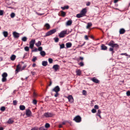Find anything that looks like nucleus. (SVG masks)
Here are the masks:
<instances>
[{"mask_svg": "<svg viewBox=\"0 0 130 130\" xmlns=\"http://www.w3.org/2000/svg\"><path fill=\"white\" fill-rule=\"evenodd\" d=\"M87 12V9L84 8L82 9L80 13L77 14L76 17L78 18H80L86 16V14Z\"/></svg>", "mask_w": 130, "mask_h": 130, "instance_id": "nucleus-1", "label": "nucleus"}, {"mask_svg": "<svg viewBox=\"0 0 130 130\" xmlns=\"http://www.w3.org/2000/svg\"><path fill=\"white\" fill-rule=\"evenodd\" d=\"M115 42L112 40L108 44V45L112 48L115 47L116 48H118L119 45L117 44L114 43Z\"/></svg>", "mask_w": 130, "mask_h": 130, "instance_id": "nucleus-2", "label": "nucleus"}, {"mask_svg": "<svg viewBox=\"0 0 130 130\" xmlns=\"http://www.w3.org/2000/svg\"><path fill=\"white\" fill-rule=\"evenodd\" d=\"M35 39H32L29 42V47L31 49H32L35 43Z\"/></svg>", "mask_w": 130, "mask_h": 130, "instance_id": "nucleus-3", "label": "nucleus"}, {"mask_svg": "<svg viewBox=\"0 0 130 130\" xmlns=\"http://www.w3.org/2000/svg\"><path fill=\"white\" fill-rule=\"evenodd\" d=\"M67 30H66L62 31L59 34V36L60 38L64 37L65 35L67 34Z\"/></svg>", "mask_w": 130, "mask_h": 130, "instance_id": "nucleus-4", "label": "nucleus"}, {"mask_svg": "<svg viewBox=\"0 0 130 130\" xmlns=\"http://www.w3.org/2000/svg\"><path fill=\"white\" fill-rule=\"evenodd\" d=\"M7 74L6 72L3 73L2 74V80L3 82H5L6 81V77H7Z\"/></svg>", "mask_w": 130, "mask_h": 130, "instance_id": "nucleus-5", "label": "nucleus"}, {"mask_svg": "<svg viewBox=\"0 0 130 130\" xmlns=\"http://www.w3.org/2000/svg\"><path fill=\"white\" fill-rule=\"evenodd\" d=\"M73 120L76 122H79L81 121V118L79 116H77L75 117Z\"/></svg>", "mask_w": 130, "mask_h": 130, "instance_id": "nucleus-6", "label": "nucleus"}, {"mask_svg": "<svg viewBox=\"0 0 130 130\" xmlns=\"http://www.w3.org/2000/svg\"><path fill=\"white\" fill-rule=\"evenodd\" d=\"M56 30L55 29H54L51 30L47 32L46 34V36H48L55 33L56 31Z\"/></svg>", "mask_w": 130, "mask_h": 130, "instance_id": "nucleus-7", "label": "nucleus"}, {"mask_svg": "<svg viewBox=\"0 0 130 130\" xmlns=\"http://www.w3.org/2000/svg\"><path fill=\"white\" fill-rule=\"evenodd\" d=\"M26 114L28 117H30L32 116V113L29 109H27L26 110Z\"/></svg>", "mask_w": 130, "mask_h": 130, "instance_id": "nucleus-8", "label": "nucleus"}, {"mask_svg": "<svg viewBox=\"0 0 130 130\" xmlns=\"http://www.w3.org/2000/svg\"><path fill=\"white\" fill-rule=\"evenodd\" d=\"M21 66L19 64L17 65L16 67V69L15 70L16 73H17L18 72L22 71Z\"/></svg>", "mask_w": 130, "mask_h": 130, "instance_id": "nucleus-9", "label": "nucleus"}, {"mask_svg": "<svg viewBox=\"0 0 130 130\" xmlns=\"http://www.w3.org/2000/svg\"><path fill=\"white\" fill-rule=\"evenodd\" d=\"M67 98L68 99L69 101L71 103H72L74 101V99L72 96L71 95H69L67 97Z\"/></svg>", "mask_w": 130, "mask_h": 130, "instance_id": "nucleus-10", "label": "nucleus"}, {"mask_svg": "<svg viewBox=\"0 0 130 130\" xmlns=\"http://www.w3.org/2000/svg\"><path fill=\"white\" fill-rule=\"evenodd\" d=\"M13 37L15 38H18L20 36L19 34L15 31L13 32Z\"/></svg>", "mask_w": 130, "mask_h": 130, "instance_id": "nucleus-11", "label": "nucleus"}, {"mask_svg": "<svg viewBox=\"0 0 130 130\" xmlns=\"http://www.w3.org/2000/svg\"><path fill=\"white\" fill-rule=\"evenodd\" d=\"M60 90V89L58 86H56L55 88L53 90V91H54L56 92V93L58 92Z\"/></svg>", "mask_w": 130, "mask_h": 130, "instance_id": "nucleus-12", "label": "nucleus"}, {"mask_svg": "<svg viewBox=\"0 0 130 130\" xmlns=\"http://www.w3.org/2000/svg\"><path fill=\"white\" fill-rule=\"evenodd\" d=\"M44 116L46 117H51L52 116V113L48 112L45 113H44Z\"/></svg>", "mask_w": 130, "mask_h": 130, "instance_id": "nucleus-13", "label": "nucleus"}, {"mask_svg": "<svg viewBox=\"0 0 130 130\" xmlns=\"http://www.w3.org/2000/svg\"><path fill=\"white\" fill-rule=\"evenodd\" d=\"M59 66L58 64H56L54 65L53 68L54 69L55 71H57L59 68Z\"/></svg>", "mask_w": 130, "mask_h": 130, "instance_id": "nucleus-14", "label": "nucleus"}, {"mask_svg": "<svg viewBox=\"0 0 130 130\" xmlns=\"http://www.w3.org/2000/svg\"><path fill=\"white\" fill-rule=\"evenodd\" d=\"M91 80L93 82L96 83H99V81L94 77L93 78L91 79Z\"/></svg>", "mask_w": 130, "mask_h": 130, "instance_id": "nucleus-15", "label": "nucleus"}, {"mask_svg": "<svg viewBox=\"0 0 130 130\" xmlns=\"http://www.w3.org/2000/svg\"><path fill=\"white\" fill-rule=\"evenodd\" d=\"M72 23V20H70L67 22L66 25L67 26H70L71 25Z\"/></svg>", "mask_w": 130, "mask_h": 130, "instance_id": "nucleus-16", "label": "nucleus"}, {"mask_svg": "<svg viewBox=\"0 0 130 130\" xmlns=\"http://www.w3.org/2000/svg\"><path fill=\"white\" fill-rule=\"evenodd\" d=\"M101 50H106L107 49V47L104 44H102L101 46Z\"/></svg>", "mask_w": 130, "mask_h": 130, "instance_id": "nucleus-17", "label": "nucleus"}, {"mask_svg": "<svg viewBox=\"0 0 130 130\" xmlns=\"http://www.w3.org/2000/svg\"><path fill=\"white\" fill-rule=\"evenodd\" d=\"M66 45L67 48H70L72 46V44L71 42H68L66 43Z\"/></svg>", "mask_w": 130, "mask_h": 130, "instance_id": "nucleus-18", "label": "nucleus"}, {"mask_svg": "<svg viewBox=\"0 0 130 130\" xmlns=\"http://www.w3.org/2000/svg\"><path fill=\"white\" fill-rule=\"evenodd\" d=\"M125 30L124 29L122 28L120 29L119 30V33L120 34H123L125 32Z\"/></svg>", "mask_w": 130, "mask_h": 130, "instance_id": "nucleus-19", "label": "nucleus"}, {"mask_svg": "<svg viewBox=\"0 0 130 130\" xmlns=\"http://www.w3.org/2000/svg\"><path fill=\"white\" fill-rule=\"evenodd\" d=\"M20 109L21 110H24L25 108V107L23 105H21L19 107Z\"/></svg>", "mask_w": 130, "mask_h": 130, "instance_id": "nucleus-20", "label": "nucleus"}, {"mask_svg": "<svg viewBox=\"0 0 130 130\" xmlns=\"http://www.w3.org/2000/svg\"><path fill=\"white\" fill-rule=\"evenodd\" d=\"M40 54L43 57L45 56L46 54L45 52L44 51H42L40 52Z\"/></svg>", "mask_w": 130, "mask_h": 130, "instance_id": "nucleus-21", "label": "nucleus"}, {"mask_svg": "<svg viewBox=\"0 0 130 130\" xmlns=\"http://www.w3.org/2000/svg\"><path fill=\"white\" fill-rule=\"evenodd\" d=\"M41 42L40 41H38L37 43H35V45L38 47L41 45Z\"/></svg>", "mask_w": 130, "mask_h": 130, "instance_id": "nucleus-22", "label": "nucleus"}, {"mask_svg": "<svg viewBox=\"0 0 130 130\" xmlns=\"http://www.w3.org/2000/svg\"><path fill=\"white\" fill-rule=\"evenodd\" d=\"M16 56L14 55H12L10 57V59L11 60L14 61L15 59Z\"/></svg>", "mask_w": 130, "mask_h": 130, "instance_id": "nucleus-23", "label": "nucleus"}, {"mask_svg": "<svg viewBox=\"0 0 130 130\" xmlns=\"http://www.w3.org/2000/svg\"><path fill=\"white\" fill-rule=\"evenodd\" d=\"M42 64L43 66H46L47 64V61H43L42 63Z\"/></svg>", "mask_w": 130, "mask_h": 130, "instance_id": "nucleus-24", "label": "nucleus"}, {"mask_svg": "<svg viewBox=\"0 0 130 130\" xmlns=\"http://www.w3.org/2000/svg\"><path fill=\"white\" fill-rule=\"evenodd\" d=\"M76 72L77 75H80L81 74V72L80 70H78L76 71Z\"/></svg>", "mask_w": 130, "mask_h": 130, "instance_id": "nucleus-25", "label": "nucleus"}, {"mask_svg": "<svg viewBox=\"0 0 130 130\" xmlns=\"http://www.w3.org/2000/svg\"><path fill=\"white\" fill-rule=\"evenodd\" d=\"M3 34L4 36L6 37L8 36V34L7 32L6 31H4L3 32Z\"/></svg>", "mask_w": 130, "mask_h": 130, "instance_id": "nucleus-26", "label": "nucleus"}, {"mask_svg": "<svg viewBox=\"0 0 130 130\" xmlns=\"http://www.w3.org/2000/svg\"><path fill=\"white\" fill-rule=\"evenodd\" d=\"M60 13H61V15L63 17H64L66 15V12L63 11H61Z\"/></svg>", "mask_w": 130, "mask_h": 130, "instance_id": "nucleus-27", "label": "nucleus"}, {"mask_svg": "<svg viewBox=\"0 0 130 130\" xmlns=\"http://www.w3.org/2000/svg\"><path fill=\"white\" fill-rule=\"evenodd\" d=\"M92 24L91 22L88 23L87 25V29L89 28L90 27L92 26Z\"/></svg>", "mask_w": 130, "mask_h": 130, "instance_id": "nucleus-28", "label": "nucleus"}, {"mask_svg": "<svg viewBox=\"0 0 130 130\" xmlns=\"http://www.w3.org/2000/svg\"><path fill=\"white\" fill-rule=\"evenodd\" d=\"M44 27H46L47 29H48L50 28V25L48 23H46L44 25Z\"/></svg>", "mask_w": 130, "mask_h": 130, "instance_id": "nucleus-29", "label": "nucleus"}, {"mask_svg": "<svg viewBox=\"0 0 130 130\" xmlns=\"http://www.w3.org/2000/svg\"><path fill=\"white\" fill-rule=\"evenodd\" d=\"M9 124H12L13 122V121L11 119H10L7 122Z\"/></svg>", "mask_w": 130, "mask_h": 130, "instance_id": "nucleus-30", "label": "nucleus"}, {"mask_svg": "<svg viewBox=\"0 0 130 130\" xmlns=\"http://www.w3.org/2000/svg\"><path fill=\"white\" fill-rule=\"evenodd\" d=\"M24 50L27 52L29 51V48L28 47L26 46L24 48Z\"/></svg>", "mask_w": 130, "mask_h": 130, "instance_id": "nucleus-31", "label": "nucleus"}, {"mask_svg": "<svg viewBox=\"0 0 130 130\" xmlns=\"http://www.w3.org/2000/svg\"><path fill=\"white\" fill-rule=\"evenodd\" d=\"M27 40V38L26 37H24L22 38V40L24 42H25Z\"/></svg>", "mask_w": 130, "mask_h": 130, "instance_id": "nucleus-32", "label": "nucleus"}, {"mask_svg": "<svg viewBox=\"0 0 130 130\" xmlns=\"http://www.w3.org/2000/svg\"><path fill=\"white\" fill-rule=\"evenodd\" d=\"M15 16V14L14 13H12L10 14L11 18H13Z\"/></svg>", "mask_w": 130, "mask_h": 130, "instance_id": "nucleus-33", "label": "nucleus"}, {"mask_svg": "<svg viewBox=\"0 0 130 130\" xmlns=\"http://www.w3.org/2000/svg\"><path fill=\"white\" fill-rule=\"evenodd\" d=\"M61 8L63 10H64L66 9H68L69 8V7L68 6H64V7H61Z\"/></svg>", "mask_w": 130, "mask_h": 130, "instance_id": "nucleus-34", "label": "nucleus"}, {"mask_svg": "<svg viewBox=\"0 0 130 130\" xmlns=\"http://www.w3.org/2000/svg\"><path fill=\"white\" fill-rule=\"evenodd\" d=\"M48 61L50 63H51L53 62V60L51 58H49L48 59Z\"/></svg>", "mask_w": 130, "mask_h": 130, "instance_id": "nucleus-35", "label": "nucleus"}, {"mask_svg": "<svg viewBox=\"0 0 130 130\" xmlns=\"http://www.w3.org/2000/svg\"><path fill=\"white\" fill-rule=\"evenodd\" d=\"M50 126V125L48 123H46L45 125V127L46 128H48Z\"/></svg>", "mask_w": 130, "mask_h": 130, "instance_id": "nucleus-36", "label": "nucleus"}, {"mask_svg": "<svg viewBox=\"0 0 130 130\" xmlns=\"http://www.w3.org/2000/svg\"><path fill=\"white\" fill-rule=\"evenodd\" d=\"M5 107L3 106L1 107V110L2 111H4L5 110Z\"/></svg>", "mask_w": 130, "mask_h": 130, "instance_id": "nucleus-37", "label": "nucleus"}, {"mask_svg": "<svg viewBox=\"0 0 130 130\" xmlns=\"http://www.w3.org/2000/svg\"><path fill=\"white\" fill-rule=\"evenodd\" d=\"M64 47V44H62L60 45V49L63 48Z\"/></svg>", "mask_w": 130, "mask_h": 130, "instance_id": "nucleus-38", "label": "nucleus"}, {"mask_svg": "<svg viewBox=\"0 0 130 130\" xmlns=\"http://www.w3.org/2000/svg\"><path fill=\"white\" fill-rule=\"evenodd\" d=\"M82 93L84 95H86L87 92L86 91L84 90H83L82 91Z\"/></svg>", "mask_w": 130, "mask_h": 130, "instance_id": "nucleus-39", "label": "nucleus"}, {"mask_svg": "<svg viewBox=\"0 0 130 130\" xmlns=\"http://www.w3.org/2000/svg\"><path fill=\"white\" fill-rule=\"evenodd\" d=\"M39 130H47L46 129L44 128V127L42 126L39 128Z\"/></svg>", "mask_w": 130, "mask_h": 130, "instance_id": "nucleus-40", "label": "nucleus"}, {"mask_svg": "<svg viewBox=\"0 0 130 130\" xmlns=\"http://www.w3.org/2000/svg\"><path fill=\"white\" fill-rule=\"evenodd\" d=\"M42 48L41 47H38V50L40 51V52L42 51Z\"/></svg>", "mask_w": 130, "mask_h": 130, "instance_id": "nucleus-41", "label": "nucleus"}, {"mask_svg": "<svg viewBox=\"0 0 130 130\" xmlns=\"http://www.w3.org/2000/svg\"><path fill=\"white\" fill-rule=\"evenodd\" d=\"M109 50L110 51H112V54H113L114 52V51H113V48H110L109 49Z\"/></svg>", "mask_w": 130, "mask_h": 130, "instance_id": "nucleus-42", "label": "nucleus"}, {"mask_svg": "<svg viewBox=\"0 0 130 130\" xmlns=\"http://www.w3.org/2000/svg\"><path fill=\"white\" fill-rule=\"evenodd\" d=\"M3 10H0V15H3Z\"/></svg>", "mask_w": 130, "mask_h": 130, "instance_id": "nucleus-43", "label": "nucleus"}, {"mask_svg": "<svg viewBox=\"0 0 130 130\" xmlns=\"http://www.w3.org/2000/svg\"><path fill=\"white\" fill-rule=\"evenodd\" d=\"M17 102L16 100H14L13 101V104L14 105H17Z\"/></svg>", "mask_w": 130, "mask_h": 130, "instance_id": "nucleus-44", "label": "nucleus"}, {"mask_svg": "<svg viewBox=\"0 0 130 130\" xmlns=\"http://www.w3.org/2000/svg\"><path fill=\"white\" fill-rule=\"evenodd\" d=\"M101 112V111L99 109V110L98 111V112L96 113V115L100 114Z\"/></svg>", "mask_w": 130, "mask_h": 130, "instance_id": "nucleus-45", "label": "nucleus"}, {"mask_svg": "<svg viewBox=\"0 0 130 130\" xmlns=\"http://www.w3.org/2000/svg\"><path fill=\"white\" fill-rule=\"evenodd\" d=\"M126 94L128 96H130V91H127L126 93Z\"/></svg>", "mask_w": 130, "mask_h": 130, "instance_id": "nucleus-46", "label": "nucleus"}, {"mask_svg": "<svg viewBox=\"0 0 130 130\" xmlns=\"http://www.w3.org/2000/svg\"><path fill=\"white\" fill-rule=\"evenodd\" d=\"M37 58L36 57H34L32 59V61L33 62H35L36 61V60L37 59Z\"/></svg>", "mask_w": 130, "mask_h": 130, "instance_id": "nucleus-47", "label": "nucleus"}, {"mask_svg": "<svg viewBox=\"0 0 130 130\" xmlns=\"http://www.w3.org/2000/svg\"><path fill=\"white\" fill-rule=\"evenodd\" d=\"M91 111L93 113H95L96 112V110L94 109H92L91 110Z\"/></svg>", "mask_w": 130, "mask_h": 130, "instance_id": "nucleus-48", "label": "nucleus"}, {"mask_svg": "<svg viewBox=\"0 0 130 130\" xmlns=\"http://www.w3.org/2000/svg\"><path fill=\"white\" fill-rule=\"evenodd\" d=\"M33 103L35 104H36L37 103V101L35 100H34L33 101Z\"/></svg>", "mask_w": 130, "mask_h": 130, "instance_id": "nucleus-49", "label": "nucleus"}, {"mask_svg": "<svg viewBox=\"0 0 130 130\" xmlns=\"http://www.w3.org/2000/svg\"><path fill=\"white\" fill-rule=\"evenodd\" d=\"M79 65L81 66H83L84 65V64L83 62H80L79 63Z\"/></svg>", "mask_w": 130, "mask_h": 130, "instance_id": "nucleus-50", "label": "nucleus"}, {"mask_svg": "<svg viewBox=\"0 0 130 130\" xmlns=\"http://www.w3.org/2000/svg\"><path fill=\"white\" fill-rule=\"evenodd\" d=\"M30 130H38V128L37 127H35L32 128Z\"/></svg>", "mask_w": 130, "mask_h": 130, "instance_id": "nucleus-51", "label": "nucleus"}, {"mask_svg": "<svg viewBox=\"0 0 130 130\" xmlns=\"http://www.w3.org/2000/svg\"><path fill=\"white\" fill-rule=\"evenodd\" d=\"M94 108L95 109H98L99 108V107L97 105H95L94 106Z\"/></svg>", "mask_w": 130, "mask_h": 130, "instance_id": "nucleus-52", "label": "nucleus"}, {"mask_svg": "<svg viewBox=\"0 0 130 130\" xmlns=\"http://www.w3.org/2000/svg\"><path fill=\"white\" fill-rule=\"evenodd\" d=\"M121 55H124L126 56H128V55L126 53H121Z\"/></svg>", "mask_w": 130, "mask_h": 130, "instance_id": "nucleus-53", "label": "nucleus"}, {"mask_svg": "<svg viewBox=\"0 0 130 130\" xmlns=\"http://www.w3.org/2000/svg\"><path fill=\"white\" fill-rule=\"evenodd\" d=\"M55 41L56 42H57L58 41L59 39L58 38H56L55 39Z\"/></svg>", "mask_w": 130, "mask_h": 130, "instance_id": "nucleus-54", "label": "nucleus"}, {"mask_svg": "<svg viewBox=\"0 0 130 130\" xmlns=\"http://www.w3.org/2000/svg\"><path fill=\"white\" fill-rule=\"evenodd\" d=\"M85 39H86V40H88V36L87 35H86L85 36Z\"/></svg>", "mask_w": 130, "mask_h": 130, "instance_id": "nucleus-55", "label": "nucleus"}, {"mask_svg": "<svg viewBox=\"0 0 130 130\" xmlns=\"http://www.w3.org/2000/svg\"><path fill=\"white\" fill-rule=\"evenodd\" d=\"M37 51V48H35L34 50H32V52H36Z\"/></svg>", "mask_w": 130, "mask_h": 130, "instance_id": "nucleus-56", "label": "nucleus"}, {"mask_svg": "<svg viewBox=\"0 0 130 130\" xmlns=\"http://www.w3.org/2000/svg\"><path fill=\"white\" fill-rule=\"evenodd\" d=\"M90 2H88L86 4V5L87 6H89L90 5Z\"/></svg>", "mask_w": 130, "mask_h": 130, "instance_id": "nucleus-57", "label": "nucleus"}, {"mask_svg": "<svg viewBox=\"0 0 130 130\" xmlns=\"http://www.w3.org/2000/svg\"><path fill=\"white\" fill-rule=\"evenodd\" d=\"M58 92L56 93V94L55 95V97H56L58 96Z\"/></svg>", "mask_w": 130, "mask_h": 130, "instance_id": "nucleus-58", "label": "nucleus"}, {"mask_svg": "<svg viewBox=\"0 0 130 130\" xmlns=\"http://www.w3.org/2000/svg\"><path fill=\"white\" fill-rule=\"evenodd\" d=\"M119 0H114V3H117Z\"/></svg>", "mask_w": 130, "mask_h": 130, "instance_id": "nucleus-59", "label": "nucleus"}, {"mask_svg": "<svg viewBox=\"0 0 130 130\" xmlns=\"http://www.w3.org/2000/svg\"><path fill=\"white\" fill-rule=\"evenodd\" d=\"M59 128H60L62 127V125L61 124L59 125Z\"/></svg>", "mask_w": 130, "mask_h": 130, "instance_id": "nucleus-60", "label": "nucleus"}, {"mask_svg": "<svg viewBox=\"0 0 130 130\" xmlns=\"http://www.w3.org/2000/svg\"><path fill=\"white\" fill-rule=\"evenodd\" d=\"M25 67V66H24V67H22V68H21V70H23L24 69Z\"/></svg>", "mask_w": 130, "mask_h": 130, "instance_id": "nucleus-61", "label": "nucleus"}, {"mask_svg": "<svg viewBox=\"0 0 130 130\" xmlns=\"http://www.w3.org/2000/svg\"><path fill=\"white\" fill-rule=\"evenodd\" d=\"M97 115L99 116L100 118H102V117L100 115V114Z\"/></svg>", "mask_w": 130, "mask_h": 130, "instance_id": "nucleus-62", "label": "nucleus"}, {"mask_svg": "<svg viewBox=\"0 0 130 130\" xmlns=\"http://www.w3.org/2000/svg\"><path fill=\"white\" fill-rule=\"evenodd\" d=\"M3 128L2 127H0V130H3Z\"/></svg>", "mask_w": 130, "mask_h": 130, "instance_id": "nucleus-63", "label": "nucleus"}, {"mask_svg": "<svg viewBox=\"0 0 130 130\" xmlns=\"http://www.w3.org/2000/svg\"><path fill=\"white\" fill-rule=\"evenodd\" d=\"M80 59L81 60H83V58L82 57H80Z\"/></svg>", "mask_w": 130, "mask_h": 130, "instance_id": "nucleus-64", "label": "nucleus"}]
</instances>
